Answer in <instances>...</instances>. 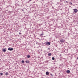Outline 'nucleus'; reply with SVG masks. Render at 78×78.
Listing matches in <instances>:
<instances>
[{
  "label": "nucleus",
  "mask_w": 78,
  "mask_h": 78,
  "mask_svg": "<svg viewBox=\"0 0 78 78\" xmlns=\"http://www.w3.org/2000/svg\"><path fill=\"white\" fill-rule=\"evenodd\" d=\"M65 41V40H64V39H61L60 41V42H61V43H62V44H63V43H64Z\"/></svg>",
  "instance_id": "f257e3e1"
},
{
  "label": "nucleus",
  "mask_w": 78,
  "mask_h": 78,
  "mask_svg": "<svg viewBox=\"0 0 78 78\" xmlns=\"http://www.w3.org/2000/svg\"><path fill=\"white\" fill-rule=\"evenodd\" d=\"M46 45H50V42H47L46 43Z\"/></svg>",
  "instance_id": "f03ea898"
},
{
  "label": "nucleus",
  "mask_w": 78,
  "mask_h": 78,
  "mask_svg": "<svg viewBox=\"0 0 78 78\" xmlns=\"http://www.w3.org/2000/svg\"><path fill=\"white\" fill-rule=\"evenodd\" d=\"M13 48H8V50H9V51H12V50H13Z\"/></svg>",
  "instance_id": "7ed1b4c3"
},
{
  "label": "nucleus",
  "mask_w": 78,
  "mask_h": 78,
  "mask_svg": "<svg viewBox=\"0 0 78 78\" xmlns=\"http://www.w3.org/2000/svg\"><path fill=\"white\" fill-rule=\"evenodd\" d=\"M74 12L75 13H76V12H78V10L77 9H74Z\"/></svg>",
  "instance_id": "20e7f679"
},
{
  "label": "nucleus",
  "mask_w": 78,
  "mask_h": 78,
  "mask_svg": "<svg viewBox=\"0 0 78 78\" xmlns=\"http://www.w3.org/2000/svg\"><path fill=\"white\" fill-rule=\"evenodd\" d=\"M2 51H3V52H5L6 51V50L5 48H3L2 49Z\"/></svg>",
  "instance_id": "39448f33"
},
{
  "label": "nucleus",
  "mask_w": 78,
  "mask_h": 78,
  "mask_svg": "<svg viewBox=\"0 0 78 78\" xmlns=\"http://www.w3.org/2000/svg\"><path fill=\"white\" fill-rule=\"evenodd\" d=\"M66 72L67 73H69L70 72V70H67L66 71Z\"/></svg>",
  "instance_id": "423d86ee"
},
{
  "label": "nucleus",
  "mask_w": 78,
  "mask_h": 78,
  "mask_svg": "<svg viewBox=\"0 0 78 78\" xmlns=\"http://www.w3.org/2000/svg\"><path fill=\"white\" fill-rule=\"evenodd\" d=\"M46 74L47 75H49V73L48 72H47L46 73Z\"/></svg>",
  "instance_id": "0eeeda50"
},
{
  "label": "nucleus",
  "mask_w": 78,
  "mask_h": 78,
  "mask_svg": "<svg viewBox=\"0 0 78 78\" xmlns=\"http://www.w3.org/2000/svg\"><path fill=\"white\" fill-rule=\"evenodd\" d=\"M27 58H30V55H27Z\"/></svg>",
  "instance_id": "6e6552de"
},
{
  "label": "nucleus",
  "mask_w": 78,
  "mask_h": 78,
  "mask_svg": "<svg viewBox=\"0 0 78 78\" xmlns=\"http://www.w3.org/2000/svg\"><path fill=\"white\" fill-rule=\"evenodd\" d=\"M48 56H51V53H50L48 54Z\"/></svg>",
  "instance_id": "1a4fd4ad"
},
{
  "label": "nucleus",
  "mask_w": 78,
  "mask_h": 78,
  "mask_svg": "<svg viewBox=\"0 0 78 78\" xmlns=\"http://www.w3.org/2000/svg\"><path fill=\"white\" fill-rule=\"evenodd\" d=\"M26 63H29V62H30V61H29L27 60L25 62Z\"/></svg>",
  "instance_id": "9d476101"
},
{
  "label": "nucleus",
  "mask_w": 78,
  "mask_h": 78,
  "mask_svg": "<svg viewBox=\"0 0 78 78\" xmlns=\"http://www.w3.org/2000/svg\"><path fill=\"white\" fill-rule=\"evenodd\" d=\"M21 62H22V63L23 64H24V61H23V60H22V61H21Z\"/></svg>",
  "instance_id": "9b49d317"
},
{
  "label": "nucleus",
  "mask_w": 78,
  "mask_h": 78,
  "mask_svg": "<svg viewBox=\"0 0 78 78\" xmlns=\"http://www.w3.org/2000/svg\"><path fill=\"white\" fill-rule=\"evenodd\" d=\"M5 75H8V72H6L5 73Z\"/></svg>",
  "instance_id": "f8f14e48"
},
{
  "label": "nucleus",
  "mask_w": 78,
  "mask_h": 78,
  "mask_svg": "<svg viewBox=\"0 0 78 78\" xmlns=\"http://www.w3.org/2000/svg\"><path fill=\"white\" fill-rule=\"evenodd\" d=\"M50 75H51V76H52V77L53 76V74H51V73L50 74Z\"/></svg>",
  "instance_id": "ddd939ff"
},
{
  "label": "nucleus",
  "mask_w": 78,
  "mask_h": 78,
  "mask_svg": "<svg viewBox=\"0 0 78 78\" xmlns=\"http://www.w3.org/2000/svg\"><path fill=\"white\" fill-rule=\"evenodd\" d=\"M52 60H55V58H54V57H52Z\"/></svg>",
  "instance_id": "4468645a"
},
{
  "label": "nucleus",
  "mask_w": 78,
  "mask_h": 78,
  "mask_svg": "<svg viewBox=\"0 0 78 78\" xmlns=\"http://www.w3.org/2000/svg\"><path fill=\"white\" fill-rule=\"evenodd\" d=\"M0 75H3V73H0Z\"/></svg>",
  "instance_id": "2eb2a0df"
},
{
  "label": "nucleus",
  "mask_w": 78,
  "mask_h": 78,
  "mask_svg": "<svg viewBox=\"0 0 78 78\" xmlns=\"http://www.w3.org/2000/svg\"><path fill=\"white\" fill-rule=\"evenodd\" d=\"M70 5H72L73 4L72 2H70Z\"/></svg>",
  "instance_id": "dca6fc26"
},
{
  "label": "nucleus",
  "mask_w": 78,
  "mask_h": 78,
  "mask_svg": "<svg viewBox=\"0 0 78 78\" xmlns=\"http://www.w3.org/2000/svg\"><path fill=\"white\" fill-rule=\"evenodd\" d=\"M48 50H50V48H48Z\"/></svg>",
  "instance_id": "f3484780"
},
{
  "label": "nucleus",
  "mask_w": 78,
  "mask_h": 78,
  "mask_svg": "<svg viewBox=\"0 0 78 78\" xmlns=\"http://www.w3.org/2000/svg\"><path fill=\"white\" fill-rule=\"evenodd\" d=\"M42 35H43V34H41L40 35V36H42Z\"/></svg>",
  "instance_id": "a211bd4d"
},
{
  "label": "nucleus",
  "mask_w": 78,
  "mask_h": 78,
  "mask_svg": "<svg viewBox=\"0 0 78 78\" xmlns=\"http://www.w3.org/2000/svg\"><path fill=\"white\" fill-rule=\"evenodd\" d=\"M19 34H21V33L20 32V33H19Z\"/></svg>",
  "instance_id": "6ab92c4d"
},
{
  "label": "nucleus",
  "mask_w": 78,
  "mask_h": 78,
  "mask_svg": "<svg viewBox=\"0 0 78 78\" xmlns=\"http://www.w3.org/2000/svg\"><path fill=\"white\" fill-rule=\"evenodd\" d=\"M66 3H69V2H68L67 1H66Z\"/></svg>",
  "instance_id": "aec40b11"
},
{
  "label": "nucleus",
  "mask_w": 78,
  "mask_h": 78,
  "mask_svg": "<svg viewBox=\"0 0 78 78\" xmlns=\"http://www.w3.org/2000/svg\"><path fill=\"white\" fill-rule=\"evenodd\" d=\"M77 59L78 60V57L77 58Z\"/></svg>",
  "instance_id": "412c9836"
},
{
  "label": "nucleus",
  "mask_w": 78,
  "mask_h": 78,
  "mask_svg": "<svg viewBox=\"0 0 78 78\" xmlns=\"http://www.w3.org/2000/svg\"><path fill=\"white\" fill-rule=\"evenodd\" d=\"M29 1H31L32 0H29Z\"/></svg>",
  "instance_id": "4be33fe9"
},
{
  "label": "nucleus",
  "mask_w": 78,
  "mask_h": 78,
  "mask_svg": "<svg viewBox=\"0 0 78 78\" xmlns=\"http://www.w3.org/2000/svg\"><path fill=\"white\" fill-rule=\"evenodd\" d=\"M22 11H23V9H22Z\"/></svg>",
  "instance_id": "5701e85b"
},
{
  "label": "nucleus",
  "mask_w": 78,
  "mask_h": 78,
  "mask_svg": "<svg viewBox=\"0 0 78 78\" xmlns=\"http://www.w3.org/2000/svg\"><path fill=\"white\" fill-rule=\"evenodd\" d=\"M36 44H37V43H36Z\"/></svg>",
  "instance_id": "b1692460"
}]
</instances>
